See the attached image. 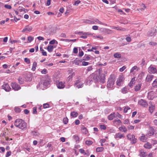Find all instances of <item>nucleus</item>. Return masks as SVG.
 Instances as JSON below:
<instances>
[{
    "label": "nucleus",
    "mask_w": 157,
    "mask_h": 157,
    "mask_svg": "<svg viewBox=\"0 0 157 157\" xmlns=\"http://www.w3.org/2000/svg\"><path fill=\"white\" fill-rule=\"evenodd\" d=\"M14 125L19 128L24 130L27 128V124L23 120L17 119H16L14 122Z\"/></svg>",
    "instance_id": "1"
},
{
    "label": "nucleus",
    "mask_w": 157,
    "mask_h": 157,
    "mask_svg": "<svg viewBox=\"0 0 157 157\" xmlns=\"http://www.w3.org/2000/svg\"><path fill=\"white\" fill-rule=\"evenodd\" d=\"M115 81V77L113 75H111L109 78L107 82V87L109 90L114 88V84Z\"/></svg>",
    "instance_id": "2"
},
{
    "label": "nucleus",
    "mask_w": 157,
    "mask_h": 157,
    "mask_svg": "<svg viewBox=\"0 0 157 157\" xmlns=\"http://www.w3.org/2000/svg\"><path fill=\"white\" fill-rule=\"evenodd\" d=\"M154 129L152 127L149 126L146 135H144L143 134V135L141 136V137H145V136L147 137L151 136L154 134Z\"/></svg>",
    "instance_id": "3"
},
{
    "label": "nucleus",
    "mask_w": 157,
    "mask_h": 157,
    "mask_svg": "<svg viewBox=\"0 0 157 157\" xmlns=\"http://www.w3.org/2000/svg\"><path fill=\"white\" fill-rule=\"evenodd\" d=\"M83 83L81 79L80 78L75 81L74 86L75 87L79 89L83 87Z\"/></svg>",
    "instance_id": "4"
},
{
    "label": "nucleus",
    "mask_w": 157,
    "mask_h": 157,
    "mask_svg": "<svg viewBox=\"0 0 157 157\" xmlns=\"http://www.w3.org/2000/svg\"><path fill=\"white\" fill-rule=\"evenodd\" d=\"M49 84V82L48 81L45 80L43 81V83H39L38 85L37 86V87H39L40 88L43 90L48 86Z\"/></svg>",
    "instance_id": "5"
},
{
    "label": "nucleus",
    "mask_w": 157,
    "mask_h": 157,
    "mask_svg": "<svg viewBox=\"0 0 157 157\" xmlns=\"http://www.w3.org/2000/svg\"><path fill=\"white\" fill-rule=\"evenodd\" d=\"M138 104L143 107H147L148 106L147 102L143 99H140L138 101Z\"/></svg>",
    "instance_id": "6"
},
{
    "label": "nucleus",
    "mask_w": 157,
    "mask_h": 157,
    "mask_svg": "<svg viewBox=\"0 0 157 157\" xmlns=\"http://www.w3.org/2000/svg\"><path fill=\"white\" fill-rule=\"evenodd\" d=\"M148 35L149 36H155L156 34V29L155 28H152L148 32Z\"/></svg>",
    "instance_id": "7"
},
{
    "label": "nucleus",
    "mask_w": 157,
    "mask_h": 157,
    "mask_svg": "<svg viewBox=\"0 0 157 157\" xmlns=\"http://www.w3.org/2000/svg\"><path fill=\"white\" fill-rule=\"evenodd\" d=\"M124 80V78L122 76H119L117 78V85L119 86H121L123 84Z\"/></svg>",
    "instance_id": "8"
},
{
    "label": "nucleus",
    "mask_w": 157,
    "mask_h": 157,
    "mask_svg": "<svg viewBox=\"0 0 157 157\" xmlns=\"http://www.w3.org/2000/svg\"><path fill=\"white\" fill-rule=\"evenodd\" d=\"M65 82H56V86L59 89H62L65 87Z\"/></svg>",
    "instance_id": "9"
},
{
    "label": "nucleus",
    "mask_w": 157,
    "mask_h": 157,
    "mask_svg": "<svg viewBox=\"0 0 157 157\" xmlns=\"http://www.w3.org/2000/svg\"><path fill=\"white\" fill-rule=\"evenodd\" d=\"M11 86L13 89L15 90H17L21 88L20 86L15 82L12 83Z\"/></svg>",
    "instance_id": "10"
},
{
    "label": "nucleus",
    "mask_w": 157,
    "mask_h": 157,
    "mask_svg": "<svg viewBox=\"0 0 157 157\" xmlns=\"http://www.w3.org/2000/svg\"><path fill=\"white\" fill-rule=\"evenodd\" d=\"M148 71L150 73L155 74L157 72V70L155 67L151 65L148 68Z\"/></svg>",
    "instance_id": "11"
},
{
    "label": "nucleus",
    "mask_w": 157,
    "mask_h": 157,
    "mask_svg": "<svg viewBox=\"0 0 157 157\" xmlns=\"http://www.w3.org/2000/svg\"><path fill=\"white\" fill-rule=\"evenodd\" d=\"M33 29L31 26L29 25L26 26L22 30V32H31Z\"/></svg>",
    "instance_id": "12"
},
{
    "label": "nucleus",
    "mask_w": 157,
    "mask_h": 157,
    "mask_svg": "<svg viewBox=\"0 0 157 157\" xmlns=\"http://www.w3.org/2000/svg\"><path fill=\"white\" fill-rule=\"evenodd\" d=\"M2 88L4 89L7 92L9 91L11 89L9 85L7 83L3 85L2 86Z\"/></svg>",
    "instance_id": "13"
},
{
    "label": "nucleus",
    "mask_w": 157,
    "mask_h": 157,
    "mask_svg": "<svg viewBox=\"0 0 157 157\" xmlns=\"http://www.w3.org/2000/svg\"><path fill=\"white\" fill-rule=\"evenodd\" d=\"M102 32L105 34H110L113 33V31L108 29L104 28Z\"/></svg>",
    "instance_id": "14"
},
{
    "label": "nucleus",
    "mask_w": 157,
    "mask_h": 157,
    "mask_svg": "<svg viewBox=\"0 0 157 157\" xmlns=\"http://www.w3.org/2000/svg\"><path fill=\"white\" fill-rule=\"evenodd\" d=\"M154 77V76L151 74H148L146 78V81L147 82H151Z\"/></svg>",
    "instance_id": "15"
},
{
    "label": "nucleus",
    "mask_w": 157,
    "mask_h": 157,
    "mask_svg": "<svg viewBox=\"0 0 157 157\" xmlns=\"http://www.w3.org/2000/svg\"><path fill=\"white\" fill-rule=\"evenodd\" d=\"M146 8V6L145 4L144 3H142L140 5V8H138L137 9V10L139 11H144L145 9Z\"/></svg>",
    "instance_id": "16"
},
{
    "label": "nucleus",
    "mask_w": 157,
    "mask_h": 157,
    "mask_svg": "<svg viewBox=\"0 0 157 157\" xmlns=\"http://www.w3.org/2000/svg\"><path fill=\"white\" fill-rule=\"evenodd\" d=\"M91 34L89 32H82L80 38L85 39L87 37V36Z\"/></svg>",
    "instance_id": "17"
},
{
    "label": "nucleus",
    "mask_w": 157,
    "mask_h": 157,
    "mask_svg": "<svg viewBox=\"0 0 157 157\" xmlns=\"http://www.w3.org/2000/svg\"><path fill=\"white\" fill-rule=\"evenodd\" d=\"M142 84L141 83H139L137 84L134 87V90L136 91H137L140 90Z\"/></svg>",
    "instance_id": "18"
},
{
    "label": "nucleus",
    "mask_w": 157,
    "mask_h": 157,
    "mask_svg": "<svg viewBox=\"0 0 157 157\" xmlns=\"http://www.w3.org/2000/svg\"><path fill=\"white\" fill-rule=\"evenodd\" d=\"M113 123L115 126L119 125L121 124V122L119 119L114 120L113 121Z\"/></svg>",
    "instance_id": "19"
},
{
    "label": "nucleus",
    "mask_w": 157,
    "mask_h": 157,
    "mask_svg": "<svg viewBox=\"0 0 157 157\" xmlns=\"http://www.w3.org/2000/svg\"><path fill=\"white\" fill-rule=\"evenodd\" d=\"M112 28L114 29H116L118 30H121L123 31H126V29L124 28H122L121 27H114L113 26L112 27Z\"/></svg>",
    "instance_id": "20"
},
{
    "label": "nucleus",
    "mask_w": 157,
    "mask_h": 157,
    "mask_svg": "<svg viewBox=\"0 0 157 157\" xmlns=\"http://www.w3.org/2000/svg\"><path fill=\"white\" fill-rule=\"evenodd\" d=\"M119 130L121 132H125L127 131V129L125 126H122L119 128Z\"/></svg>",
    "instance_id": "21"
},
{
    "label": "nucleus",
    "mask_w": 157,
    "mask_h": 157,
    "mask_svg": "<svg viewBox=\"0 0 157 157\" xmlns=\"http://www.w3.org/2000/svg\"><path fill=\"white\" fill-rule=\"evenodd\" d=\"M144 147L146 148L149 149L151 148L152 145L150 143L147 142L144 144Z\"/></svg>",
    "instance_id": "22"
},
{
    "label": "nucleus",
    "mask_w": 157,
    "mask_h": 157,
    "mask_svg": "<svg viewBox=\"0 0 157 157\" xmlns=\"http://www.w3.org/2000/svg\"><path fill=\"white\" fill-rule=\"evenodd\" d=\"M115 113H113L110 114L108 116V119L109 120H112L115 117Z\"/></svg>",
    "instance_id": "23"
},
{
    "label": "nucleus",
    "mask_w": 157,
    "mask_h": 157,
    "mask_svg": "<svg viewBox=\"0 0 157 157\" xmlns=\"http://www.w3.org/2000/svg\"><path fill=\"white\" fill-rule=\"evenodd\" d=\"M135 83V78H132L131 81L128 84L130 87H132L133 85Z\"/></svg>",
    "instance_id": "24"
},
{
    "label": "nucleus",
    "mask_w": 157,
    "mask_h": 157,
    "mask_svg": "<svg viewBox=\"0 0 157 157\" xmlns=\"http://www.w3.org/2000/svg\"><path fill=\"white\" fill-rule=\"evenodd\" d=\"M140 155L141 157H145L146 155H147L146 153L144 152L143 150H140Z\"/></svg>",
    "instance_id": "25"
},
{
    "label": "nucleus",
    "mask_w": 157,
    "mask_h": 157,
    "mask_svg": "<svg viewBox=\"0 0 157 157\" xmlns=\"http://www.w3.org/2000/svg\"><path fill=\"white\" fill-rule=\"evenodd\" d=\"M155 108V106L154 105H150L149 107V112L151 113H152L153 112Z\"/></svg>",
    "instance_id": "26"
},
{
    "label": "nucleus",
    "mask_w": 157,
    "mask_h": 157,
    "mask_svg": "<svg viewBox=\"0 0 157 157\" xmlns=\"http://www.w3.org/2000/svg\"><path fill=\"white\" fill-rule=\"evenodd\" d=\"M128 140L130 141L131 143L132 144H135L137 141L136 138H128Z\"/></svg>",
    "instance_id": "27"
},
{
    "label": "nucleus",
    "mask_w": 157,
    "mask_h": 157,
    "mask_svg": "<svg viewBox=\"0 0 157 157\" xmlns=\"http://www.w3.org/2000/svg\"><path fill=\"white\" fill-rule=\"evenodd\" d=\"M84 22L89 24H94V21L91 20H86L84 21Z\"/></svg>",
    "instance_id": "28"
},
{
    "label": "nucleus",
    "mask_w": 157,
    "mask_h": 157,
    "mask_svg": "<svg viewBox=\"0 0 157 157\" xmlns=\"http://www.w3.org/2000/svg\"><path fill=\"white\" fill-rule=\"evenodd\" d=\"M153 92H150L148 93V98L150 100H152L154 97V96H153V95H152V96H151L152 94H153Z\"/></svg>",
    "instance_id": "29"
},
{
    "label": "nucleus",
    "mask_w": 157,
    "mask_h": 157,
    "mask_svg": "<svg viewBox=\"0 0 157 157\" xmlns=\"http://www.w3.org/2000/svg\"><path fill=\"white\" fill-rule=\"evenodd\" d=\"M31 134L33 136H38L39 135V133L38 132L34 131H32Z\"/></svg>",
    "instance_id": "30"
},
{
    "label": "nucleus",
    "mask_w": 157,
    "mask_h": 157,
    "mask_svg": "<svg viewBox=\"0 0 157 157\" xmlns=\"http://www.w3.org/2000/svg\"><path fill=\"white\" fill-rule=\"evenodd\" d=\"M78 115V113L76 112H72L71 113V116L73 117H76Z\"/></svg>",
    "instance_id": "31"
},
{
    "label": "nucleus",
    "mask_w": 157,
    "mask_h": 157,
    "mask_svg": "<svg viewBox=\"0 0 157 157\" xmlns=\"http://www.w3.org/2000/svg\"><path fill=\"white\" fill-rule=\"evenodd\" d=\"M113 56L115 58H121V55L120 53H117L114 54Z\"/></svg>",
    "instance_id": "32"
},
{
    "label": "nucleus",
    "mask_w": 157,
    "mask_h": 157,
    "mask_svg": "<svg viewBox=\"0 0 157 157\" xmlns=\"http://www.w3.org/2000/svg\"><path fill=\"white\" fill-rule=\"evenodd\" d=\"M121 92L123 94L127 93L128 92L127 88L125 87L121 89Z\"/></svg>",
    "instance_id": "33"
},
{
    "label": "nucleus",
    "mask_w": 157,
    "mask_h": 157,
    "mask_svg": "<svg viewBox=\"0 0 157 157\" xmlns=\"http://www.w3.org/2000/svg\"><path fill=\"white\" fill-rule=\"evenodd\" d=\"M138 69V67L136 66L133 67L130 70V73H132L135 70L137 71Z\"/></svg>",
    "instance_id": "34"
},
{
    "label": "nucleus",
    "mask_w": 157,
    "mask_h": 157,
    "mask_svg": "<svg viewBox=\"0 0 157 157\" xmlns=\"http://www.w3.org/2000/svg\"><path fill=\"white\" fill-rule=\"evenodd\" d=\"M93 21H94V24L96 23V24H98L101 25H104V24L101 22L98 19H95L93 20Z\"/></svg>",
    "instance_id": "35"
},
{
    "label": "nucleus",
    "mask_w": 157,
    "mask_h": 157,
    "mask_svg": "<svg viewBox=\"0 0 157 157\" xmlns=\"http://www.w3.org/2000/svg\"><path fill=\"white\" fill-rule=\"evenodd\" d=\"M53 46L52 45H49L47 47V49L48 52H51L53 49Z\"/></svg>",
    "instance_id": "36"
},
{
    "label": "nucleus",
    "mask_w": 157,
    "mask_h": 157,
    "mask_svg": "<svg viewBox=\"0 0 157 157\" xmlns=\"http://www.w3.org/2000/svg\"><path fill=\"white\" fill-rule=\"evenodd\" d=\"M81 61L78 59L76 58L74 61V63L76 65H78Z\"/></svg>",
    "instance_id": "37"
},
{
    "label": "nucleus",
    "mask_w": 157,
    "mask_h": 157,
    "mask_svg": "<svg viewBox=\"0 0 157 157\" xmlns=\"http://www.w3.org/2000/svg\"><path fill=\"white\" fill-rule=\"evenodd\" d=\"M104 148L103 147H98L96 149V151L97 152H101L103 151Z\"/></svg>",
    "instance_id": "38"
},
{
    "label": "nucleus",
    "mask_w": 157,
    "mask_h": 157,
    "mask_svg": "<svg viewBox=\"0 0 157 157\" xmlns=\"http://www.w3.org/2000/svg\"><path fill=\"white\" fill-rule=\"evenodd\" d=\"M82 132L83 133L86 134L88 132V131L85 127H83L82 128Z\"/></svg>",
    "instance_id": "39"
},
{
    "label": "nucleus",
    "mask_w": 157,
    "mask_h": 157,
    "mask_svg": "<svg viewBox=\"0 0 157 157\" xmlns=\"http://www.w3.org/2000/svg\"><path fill=\"white\" fill-rule=\"evenodd\" d=\"M37 65V63L36 62H34L33 64V67L32 68V70L33 71H34L36 68V67Z\"/></svg>",
    "instance_id": "40"
},
{
    "label": "nucleus",
    "mask_w": 157,
    "mask_h": 157,
    "mask_svg": "<svg viewBox=\"0 0 157 157\" xmlns=\"http://www.w3.org/2000/svg\"><path fill=\"white\" fill-rule=\"evenodd\" d=\"M152 86L155 87H157V78L154 80L152 83Z\"/></svg>",
    "instance_id": "41"
},
{
    "label": "nucleus",
    "mask_w": 157,
    "mask_h": 157,
    "mask_svg": "<svg viewBox=\"0 0 157 157\" xmlns=\"http://www.w3.org/2000/svg\"><path fill=\"white\" fill-rule=\"evenodd\" d=\"M94 78L93 75L92 74L91 75H90V76L88 77L87 80L88 81H89L90 82H91V81H93V78Z\"/></svg>",
    "instance_id": "42"
},
{
    "label": "nucleus",
    "mask_w": 157,
    "mask_h": 157,
    "mask_svg": "<svg viewBox=\"0 0 157 157\" xmlns=\"http://www.w3.org/2000/svg\"><path fill=\"white\" fill-rule=\"evenodd\" d=\"M83 58V60H88L90 58V57L88 55H85L84 56Z\"/></svg>",
    "instance_id": "43"
},
{
    "label": "nucleus",
    "mask_w": 157,
    "mask_h": 157,
    "mask_svg": "<svg viewBox=\"0 0 157 157\" xmlns=\"http://www.w3.org/2000/svg\"><path fill=\"white\" fill-rule=\"evenodd\" d=\"M92 75H93L94 78H93V81H94V82H96L98 80V78L97 76L95 75L94 74H92Z\"/></svg>",
    "instance_id": "44"
},
{
    "label": "nucleus",
    "mask_w": 157,
    "mask_h": 157,
    "mask_svg": "<svg viewBox=\"0 0 157 157\" xmlns=\"http://www.w3.org/2000/svg\"><path fill=\"white\" fill-rule=\"evenodd\" d=\"M85 143L88 145H90L92 144L93 142L90 140H86L85 142Z\"/></svg>",
    "instance_id": "45"
},
{
    "label": "nucleus",
    "mask_w": 157,
    "mask_h": 157,
    "mask_svg": "<svg viewBox=\"0 0 157 157\" xmlns=\"http://www.w3.org/2000/svg\"><path fill=\"white\" fill-rule=\"evenodd\" d=\"M56 43L57 44H58L57 42L55 40L53 39L52 40L50 41L49 42V44H54Z\"/></svg>",
    "instance_id": "46"
},
{
    "label": "nucleus",
    "mask_w": 157,
    "mask_h": 157,
    "mask_svg": "<svg viewBox=\"0 0 157 157\" xmlns=\"http://www.w3.org/2000/svg\"><path fill=\"white\" fill-rule=\"evenodd\" d=\"M124 137L123 134L120 133H119L116 134V137Z\"/></svg>",
    "instance_id": "47"
},
{
    "label": "nucleus",
    "mask_w": 157,
    "mask_h": 157,
    "mask_svg": "<svg viewBox=\"0 0 157 157\" xmlns=\"http://www.w3.org/2000/svg\"><path fill=\"white\" fill-rule=\"evenodd\" d=\"M68 122V119L66 117L64 118L63 119V123L65 124H67Z\"/></svg>",
    "instance_id": "48"
},
{
    "label": "nucleus",
    "mask_w": 157,
    "mask_h": 157,
    "mask_svg": "<svg viewBox=\"0 0 157 157\" xmlns=\"http://www.w3.org/2000/svg\"><path fill=\"white\" fill-rule=\"evenodd\" d=\"M100 128L101 129L105 130L106 128V126L105 125H100Z\"/></svg>",
    "instance_id": "49"
},
{
    "label": "nucleus",
    "mask_w": 157,
    "mask_h": 157,
    "mask_svg": "<svg viewBox=\"0 0 157 157\" xmlns=\"http://www.w3.org/2000/svg\"><path fill=\"white\" fill-rule=\"evenodd\" d=\"M34 39V37L31 36H29L28 37V40L29 42H31Z\"/></svg>",
    "instance_id": "50"
},
{
    "label": "nucleus",
    "mask_w": 157,
    "mask_h": 157,
    "mask_svg": "<svg viewBox=\"0 0 157 157\" xmlns=\"http://www.w3.org/2000/svg\"><path fill=\"white\" fill-rule=\"evenodd\" d=\"M15 111L17 113H19L20 112L21 110L18 107H16L14 109Z\"/></svg>",
    "instance_id": "51"
},
{
    "label": "nucleus",
    "mask_w": 157,
    "mask_h": 157,
    "mask_svg": "<svg viewBox=\"0 0 157 157\" xmlns=\"http://www.w3.org/2000/svg\"><path fill=\"white\" fill-rule=\"evenodd\" d=\"M129 109H130V108H129V107H128V106L125 107L124 108V113H127V112L128 110Z\"/></svg>",
    "instance_id": "52"
},
{
    "label": "nucleus",
    "mask_w": 157,
    "mask_h": 157,
    "mask_svg": "<svg viewBox=\"0 0 157 157\" xmlns=\"http://www.w3.org/2000/svg\"><path fill=\"white\" fill-rule=\"evenodd\" d=\"M24 61L27 64H29L30 63V60L27 58L24 59Z\"/></svg>",
    "instance_id": "53"
},
{
    "label": "nucleus",
    "mask_w": 157,
    "mask_h": 157,
    "mask_svg": "<svg viewBox=\"0 0 157 157\" xmlns=\"http://www.w3.org/2000/svg\"><path fill=\"white\" fill-rule=\"evenodd\" d=\"M149 44L150 45L152 46H156L157 44L156 42H150Z\"/></svg>",
    "instance_id": "54"
},
{
    "label": "nucleus",
    "mask_w": 157,
    "mask_h": 157,
    "mask_svg": "<svg viewBox=\"0 0 157 157\" xmlns=\"http://www.w3.org/2000/svg\"><path fill=\"white\" fill-rule=\"evenodd\" d=\"M49 105L47 103L44 104L43 105V107L44 109L49 108Z\"/></svg>",
    "instance_id": "55"
},
{
    "label": "nucleus",
    "mask_w": 157,
    "mask_h": 157,
    "mask_svg": "<svg viewBox=\"0 0 157 157\" xmlns=\"http://www.w3.org/2000/svg\"><path fill=\"white\" fill-rule=\"evenodd\" d=\"M4 7L5 8L9 9H11L12 8L11 6L10 5L7 4L5 5Z\"/></svg>",
    "instance_id": "56"
},
{
    "label": "nucleus",
    "mask_w": 157,
    "mask_h": 157,
    "mask_svg": "<svg viewBox=\"0 0 157 157\" xmlns=\"http://www.w3.org/2000/svg\"><path fill=\"white\" fill-rule=\"evenodd\" d=\"M101 77H102V78L100 79V80L101 82H104V79L105 78V75L104 74L102 75L101 76Z\"/></svg>",
    "instance_id": "57"
},
{
    "label": "nucleus",
    "mask_w": 157,
    "mask_h": 157,
    "mask_svg": "<svg viewBox=\"0 0 157 157\" xmlns=\"http://www.w3.org/2000/svg\"><path fill=\"white\" fill-rule=\"evenodd\" d=\"M10 42L11 43L13 44V43H21V42L20 41V40H12L10 41Z\"/></svg>",
    "instance_id": "58"
},
{
    "label": "nucleus",
    "mask_w": 157,
    "mask_h": 157,
    "mask_svg": "<svg viewBox=\"0 0 157 157\" xmlns=\"http://www.w3.org/2000/svg\"><path fill=\"white\" fill-rule=\"evenodd\" d=\"M126 67L125 66H123L119 69V71L121 72H123L126 69Z\"/></svg>",
    "instance_id": "59"
},
{
    "label": "nucleus",
    "mask_w": 157,
    "mask_h": 157,
    "mask_svg": "<svg viewBox=\"0 0 157 157\" xmlns=\"http://www.w3.org/2000/svg\"><path fill=\"white\" fill-rule=\"evenodd\" d=\"M81 2L80 0H78L75 2V3L74 5L75 6H78V4L80 3Z\"/></svg>",
    "instance_id": "60"
},
{
    "label": "nucleus",
    "mask_w": 157,
    "mask_h": 157,
    "mask_svg": "<svg viewBox=\"0 0 157 157\" xmlns=\"http://www.w3.org/2000/svg\"><path fill=\"white\" fill-rule=\"evenodd\" d=\"M79 151L80 153L83 154L84 155H86V153L85 152V150L82 149H80L79 150Z\"/></svg>",
    "instance_id": "61"
},
{
    "label": "nucleus",
    "mask_w": 157,
    "mask_h": 157,
    "mask_svg": "<svg viewBox=\"0 0 157 157\" xmlns=\"http://www.w3.org/2000/svg\"><path fill=\"white\" fill-rule=\"evenodd\" d=\"M126 40L128 42H130L131 41V39L130 37L129 36H127L126 38Z\"/></svg>",
    "instance_id": "62"
},
{
    "label": "nucleus",
    "mask_w": 157,
    "mask_h": 157,
    "mask_svg": "<svg viewBox=\"0 0 157 157\" xmlns=\"http://www.w3.org/2000/svg\"><path fill=\"white\" fill-rule=\"evenodd\" d=\"M41 72L43 74H45L47 73V71L46 69H44L42 70Z\"/></svg>",
    "instance_id": "63"
},
{
    "label": "nucleus",
    "mask_w": 157,
    "mask_h": 157,
    "mask_svg": "<svg viewBox=\"0 0 157 157\" xmlns=\"http://www.w3.org/2000/svg\"><path fill=\"white\" fill-rule=\"evenodd\" d=\"M11 152L10 151H8L6 154V157H8L9 156L11 155Z\"/></svg>",
    "instance_id": "64"
}]
</instances>
